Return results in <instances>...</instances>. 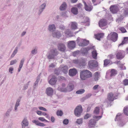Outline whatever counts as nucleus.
Listing matches in <instances>:
<instances>
[{
  "label": "nucleus",
  "mask_w": 128,
  "mask_h": 128,
  "mask_svg": "<svg viewBox=\"0 0 128 128\" xmlns=\"http://www.w3.org/2000/svg\"><path fill=\"white\" fill-rule=\"evenodd\" d=\"M92 76V74L89 70H86L81 71L80 74V77L82 80H86L87 78L90 77Z\"/></svg>",
  "instance_id": "nucleus-1"
},
{
  "label": "nucleus",
  "mask_w": 128,
  "mask_h": 128,
  "mask_svg": "<svg viewBox=\"0 0 128 128\" xmlns=\"http://www.w3.org/2000/svg\"><path fill=\"white\" fill-rule=\"evenodd\" d=\"M58 53V52L56 49H52L48 52L47 56L48 58L49 59L54 58Z\"/></svg>",
  "instance_id": "nucleus-2"
},
{
  "label": "nucleus",
  "mask_w": 128,
  "mask_h": 128,
  "mask_svg": "<svg viewBox=\"0 0 128 128\" xmlns=\"http://www.w3.org/2000/svg\"><path fill=\"white\" fill-rule=\"evenodd\" d=\"M77 44L80 46H84L87 45L89 43V41L86 39H83L78 37L76 40Z\"/></svg>",
  "instance_id": "nucleus-3"
},
{
  "label": "nucleus",
  "mask_w": 128,
  "mask_h": 128,
  "mask_svg": "<svg viewBox=\"0 0 128 128\" xmlns=\"http://www.w3.org/2000/svg\"><path fill=\"white\" fill-rule=\"evenodd\" d=\"M68 68L67 66H64V65H62L60 66L59 69L58 70H56L54 71L56 74L58 75L60 73V70L62 71L65 74H66L68 72Z\"/></svg>",
  "instance_id": "nucleus-4"
},
{
  "label": "nucleus",
  "mask_w": 128,
  "mask_h": 128,
  "mask_svg": "<svg viewBox=\"0 0 128 128\" xmlns=\"http://www.w3.org/2000/svg\"><path fill=\"white\" fill-rule=\"evenodd\" d=\"M128 14V8H125L120 12L118 20H122Z\"/></svg>",
  "instance_id": "nucleus-5"
},
{
  "label": "nucleus",
  "mask_w": 128,
  "mask_h": 128,
  "mask_svg": "<svg viewBox=\"0 0 128 128\" xmlns=\"http://www.w3.org/2000/svg\"><path fill=\"white\" fill-rule=\"evenodd\" d=\"M122 118V114L120 113H118L116 115V117L115 118V121H117L118 122V124L120 126H123L126 123L125 122H122V124L121 123V122L122 121V120H123Z\"/></svg>",
  "instance_id": "nucleus-6"
},
{
  "label": "nucleus",
  "mask_w": 128,
  "mask_h": 128,
  "mask_svg": "<svg viewBox=\"0 0 128 128\" xmlns=\"http://www.w3.org/2000/svg\"><path fill=\"white\" fill-rule=\"evenodd\" d=\"M118 37V34L116 33L112 32L108 34V38L110 39L114 42H115L117 40Z\"/></svg>",
  "instance_id": "nucleus-7"
},
{
  "label": "nucleus",
  "mask_w": 128,
  "mask_h": 128,
  "mask_svg": "<svg viewBox=\"0 0 128 128\" xmlns=\"http://www.w3.org/2000/svg\"><path fill=\"white\" fill-rule=\"evenodd\" d=\"M82 111V107L80 106H77L75 109L74 113L75 115L77 116H79Z\"/></svg>",
  "instance_id": "nucleus-8"
},
{
  "label": "nucleus",
  "mask_w": 128,
  "mask_h": 128,
  "mask_svg": "<svg viewBox=\"0 0 128 128\" xmlns=\"http://www.w3.org/2000/svg\"><path fill=\"white\" fill-rule=\"evenodd\" d=\"M88 64L89 67L91 68H93L98 65L97 62L95 60H90L88 62Z\"/></svg>",
  "instance_id": "nucleus-9"
},
{
  "label": "nucleus",
  "mask_w": 128,
  "mask_h": 128,
  "mask_svg": "<svg viewBox=\"0 0 128 128\" xmlns=\"http://www.w3.org/2000/svg\"><path fill=\"white\" fill-rule=\"evenodd\" d=\"M125 52L122 50H118L116 52V56L118 59H121L124 56Z\"/></svg>",
  "instance_id": "nucleus-10"
},
{
  "label": "nucleus",
  "mask_w": 128,
  "mask_h": 128,
  "mask_svg": "<svg viewBox=\"0 0 128 128\" xmlns=\"http://www.w3.org/2000/svg\"><path fill=\"white\" fill-rule=\"evenodd\" d=\"M106 20L104 19L101 20L99 22L98 24L99 26L102 29H104V27L107 24Z\"/></svg>",
  "instance_id": "nucleus-11"
},
{
  "label": "nucleus",
  "mask_w": 128,
  "mask_h": 128,
  "mask_svg": "<svg viewBox=\"0 0 128 128\" xmlns=\"http://www.w3.org/2000/svg\"><path fill=\"white\" fill-rule=\"evenodd\" d=\"M83 2L85 6V8L86 10L90 11L92 10L93 7L91 5L90 2V3H88L87 4L84 2Z\"/></svg>",
  "instance_id": "nucleus-12"
},
{
  "label": "nucleus",
  "mask_w": 128,
  "mask_h": 128,
  "mask_svg": "<svg viewBox=\"0 0 128 128\" xmlns=\"http://www.w3.org/2000/svg\"><path fill=\"white\" fill-rule=\"evenodd\" d=\"M57 47L58 50L64 52L66 50V47L64 44L62 43H59Z\"/></svg>",
  "instance_id": "nucleus-13"
},
{
  "label": "nucleus",
  "mask_w": 128,
  "mask_h": 128,
  "mask_svg": "<svg viewBox=\"0 0 128 128\" xmlns=\"http://www.w3.org/2000/svg\"><path fill=\"white\" fill-rule=\"evenodd\" d=\"M76 46V43L74 41H70L68 42V48L72 49L74 48Z\"/></svg>",
  "instance_id": "nucleus-14"
},
{
  "label": "nucleus",
  "mask_w": 128,
  "mask_h": 128,
  "mask_svg": "<svg viewBox=\"0 0 128 128\" xmlns=\"http://www.w3.org/2000/svg\"><path fill=\"white\" fill-rule=\"evenodd\" d=\"M77 73V70L75 68L70 69L69 71V75L70 76H75Z\"/></svg>",
  "instance_id": "nucleus-15"
},
{
  "label": "nucleus",
  "mask_w": 128,
  "mask_h": 128,
  "mask_svg": "<svg viewBox=\"0 0 128 128\" xmlns=\"http://www.w3.org/2000/svg\"><path fill=\"white\" fill-rule=\"evenodd\" d=\"M46 6V4L44 3L42 4L40 6L38 13V15H40L43 11L45 9Z\"/></svg>",
  "instance_id": "nucleus-16"
},
{
  "label": "nucleus",
  "mask_w": 128,
  "mask_h": 128,
  "mask_svg": "<svg viewBox=\"0 0 128 128\" xmlns=\"http://www.w3.org/2000/svg\"><path fill=\"white\" fill-rule=\"evenodd\" d=\"M117 74V72L116 70L114 69H112L110 72V75L108 72L106 73V76L109 78V76H110V77L114 76Z\"/></svg>",
  "instance_id": "nucleus-17"
},
{
  "label": "nucleus",
  "mask_w": 128,
  "mask_h": 128,
  "mask_svg": "<svg viewBox=\"0 0 128 128\" xmlns=\"http://www.w3.org/2000/svg\"><path fill=\"white\" fill-rule=\"evenodd\" d=\"M53 93V89L51 87H48L46 90V93L48 96H52Z\"/></svg>",
  "instance_id": "nucleus-18"
},
{
  "label": "nucleus",
  "mask_w": 128,
  "mask_h": 128,
  "mask_svg": "<svg viewBox=\"0 0 128 128\" xmlns=\"http://www.w3.org/2000/svg\"><path fill=\"white\" fill-rule=\"evenodd\" d=\"M22 128H25L28 125V122L26 118H24L21 123Z\"/></svg>",
  "instance_id": "nucleus-19"
},
{
  "label": "nucleus",
  "mask_w": 128,
  "mask_h": 128,
  "mask_svg": "<svg viewBox=\"0 0 128 128\" xmlns=\"http://www.w3.org/2000/svg\"><path fill=\"white\" fill-rule=\"evenodd\" d=\"M110 8V11L113 14L116 13L118 10V7L116 6H111Z\"/></svg>",
  "instance_id": "nucleus-20"
},
{
  "label": "nucleus",
  "mask_w": 128,
  "mask_h": 128,
  "mask_svg": "<svg viewBox=\"0 0 128 128\" xmlns=\"http://www.w3.org/2000/svg\"><path fill=\"white\" fill-rule=\"evenodd\" d=\"M69 25L72 30H76L77 28V24L75 22H71L70 23Z\"/></svg>",
  "instance_id": "nucleus-21"
},
{
  "label": "nucleus",
  "mask_w": 128,
  "mask_h": 128,
  "mask_svg": "<svg viewBox=\"0 0 128 128\" xmlns=\"http://www.w3.org/2000/svg\"><path fill=\"white\" fill-rule=\"evenodd\" d=\"M57 81L56 78L55 76H54L49 81V82L50 85H53L56 83Z\"/></svg>",
  "instance_id": "nucleus-22"
},
{
  "label": "nucleus",
  "mask_w": 128,
  "mask_h": 128,
  "mask_svg": "<svg viewBox=\"0 0 128 128\" xmlns=\"http://www.w3.org/2000/svg\"><path fill=\"white\" fill-rule=\"evenodd\" d=\"M74 85L72 83L69 82L66 88L67 92L72 91L74 89Z\"/></svg>",
  "instance_id": "nucleus-23"
},
{
  "label": "nucleus",
  "mask_w": 128,
  "mask_h": 128,
  "mask_svg": "<svg viewBox=\"0 0 128 128\" xmlns=\"http://www.w3.org/2000/svg\"><path fill=\"white\" fill-rule=\"evenodd\" d=\"M66 84H62L61 86H59L58 88V90L62 92H67L66 88H65Z\"/></svg>",
  "instance_id": "nucleus-24"
},
{
  "label": "nucleus",
  "mask_w": 128,
  "mask_h": 128,
  "mask_svg": "<svg viewBox=\"0 0 128 128\" xmlns=\"http://www.w3.org/2000/svg\"><path fill=\"white\" fill-rule=\"evenodd\" d=\"M64 33L66 36L68 37L72 36H73V34L71 32L70 30L68 29L65 30Z\"/></svg>",
  "instance_id": "nucleus-25"
},
{
  "label": "nucleus",
  "mask_w": 128,
  "mask_h": 128,
  "mask_svg": "<svg viewBox=\"0 0 128 128\" xmlns=\"http://www.w3.org/2000/svg\"><path fill=\"white\" fill-rule=\"evenodd\" d=\"M107 99L109 101H112L114 99H116V98L112 93H110L108 96Z\"/></svg>",
  "instance_id": "nucleus-26"
},
{
  "label": "nucleus",
  "mask_w": 128,
  "mask_h": 128,
  "mask_svg": "<svg viewBox=\"0 0 128 128\" xmlns=\"http://www.w3.org/2000/svg\"><path fill=\"white\" fill-rule=\"evenodd\" d=\"M96 124V122L94 119L90 120L88 123V126L90 127H93Z\"/></svg>",
  "instance_id": "nucleus-27"
},
{
  "label": "nucleus",
  "mask_w": 128,
  "mask_h": 128,
  "mask_svg": "<svg viewBox=\"0 0 128 128\" xmlns=\"http://www.w3.org/2000/svg\"><path fill=\"white\" fill-rule=\"evenodd\" d=\"M56 27L54 24H50L48 26V30L51 32H53L54 31L56 30Z\"/></svg>",
  "instance_id": "nucleus-28"
},
{
  "label": "nucleus",
  "mask_w": 128,
  "mask_h": 128,
  "mask_svg": "<svg viewBox=\"0 0 128 128\" xmlns=\"http://www.w3.org/2000/svg\"><path fill=\"white\" fill-rule=\"evenodd\" d=\"M52 35L54 37L59 38L61 36V34L59 31H56L52 33Z\"/></svg>",
  "instance_id": "nucleus-29"
},
{
  "label": "nucleus",
  "mask_w": 128,
  "mask_h": 128,
  "mask_svg": "<svg viewBox=\"0 0 128 128\" xmlns=\"http://www.w3.org/2000/svg\"><path fill=\"white\" fill-rule=\"evenodd\" d=\"M32 122L33 123H35L37 125L40 126H46V125L44 124V123L40 122L38 120H33Z\"/></svg>",
  "instance_id": "nucleus-30"
},
{
  "label": "nucleus",
  "mask_w": 128,
  "mask_h": 128,
  "mask_svg": "<svg viewBox=\"0 0 128 128\" xmlns=\"http://www.w3.org/2000/svg\"><path fill=\"white\" fill-rule=\"evenodd\" d=\"M67 7L66 3L64 2L60 7V9L61 10H64L66 9Z\"/></svg>",
  "instance_id": "nucleus-31"
},
{
  "label": "nucleus",
  "mask_w": 128,
  "mask_h": 128,
  "mask_svg": "<svg viewBox=\"0 0 128 128\" xmlns=\"http://www.w3.org/2000/svg\"><path fill=\"white\" fill-rule=\"evenodd\" d=\"M38 48L37 47H34L31 52V54L34 55L36 54L38 52Z\"/></svg>",
  "instance_id": "nucleus-32"
},
{
  "label": "nucleus",
  "mask_w": 128,
  "mask_h": 128,
  "mask_svg": "<svg viewBox=\"0 0 128 128\" xmlns=\"http://www.w3.org/2000/svg\"><path fill=\"white\" fill-rule=\"evenodd\" d=\"M94 80L95 81H97L100 77V74L98 72H96L94 74Z\"/></svg>",
  "instance_id": "nucleus-33"
},
{
  "label": "nucleus",
  "mask_w": 128,
  "mask_h": 128,
  "mask_svg": "<svg viewBox=\"0 0 128 128\" xmlns=\"http://www.w3.org/2000/svg\"><path fill=\"white\" fill-rule=\"evenodd\" d=\"M104 35L103 33H101L95 35V37L98 40H100V39L103 38Z\"/></svg>",
  "instance_id": "nucleus-34"
},
{
  "label": "nucleus",
  "mask_w": 128,
  "mask_h": 128,
  "mask_svg": "<svg viewBox=\"0 0 128 128\" xmlns=\"http://www.w3.org/2000/svg\"><path fill=\"white\" fill-rule=\"evenodd\" d=\"M86 60L84 58H82L80 60V65L84 66L86 65Z\"/></svg>",
  "instance_id": "nucleus-35"
},
{
  "label": "nucleus",
  "mask_w": 128,
  "mask_h": 128,
  "mask_svg": "<svg viewBox=\"0 0 128 128\" xmlns=\"http://www.w3.org/2000/svg\"><path fill=\"white\" fill-rule=\"evenodd\" d=\"M71 12L74 14H77L78 13V11L77 8L75 7L72 8L71 10Z\"/></svg>",
  "instance_id": "nucleus-36"
},
{
  "label": "nucleus",
  "mask_w": 128,
  "mask_h": 128,
  "mask_svg": "<svg viewBox=\"0 0 128 128\" xmlns=\"http://www.w3.org/2000/svg\"><path fill=\"white\" fill-rule=\"evenodd\" d=\"M24 58L22 59L20 61V62L19 65V68L18 69V71L20 72V71L21 68H22L24 62Z\"/></svg>",
  "instance_id": "nucleus-37"
},
{
  "label": "nucleus",
  "mask_w": 128,
  "mask_h": 128,
  "mask_svg": "<svg viewBox=\"0 0 128 128\" xmlns=\"http://www.w3.org/2000/svg\"><path fill=\"white\" fill-rule=\"evenodd\" d=\"M128 42V37H125L124 38V40L120 44H119V46L123 45L124 44H126Z\"/></svg>",
  "instance_id": "nucleus-38"
},
{
  "label": "nucleus",
  "mask_w": 128,
  "mask_h": 128,
  "mask_svg": "<svg viewBox=\"0 0 128 128\" xmlns=\"http://www.w3.org/2000/svg\"><path fill=\"white\" fill-rule=\"evenodd\" d=\"M92 52L93 58L94 59H96L97 58V54L96 50H94L92 51Z\"/></svg>",
  "instance_id": "nucleus-39"
},
{
  "label": "nucleus",
  "mask_w": 128,
  "mask_h": 128,
  "mask_svg": "<svg viewBox=\"0 0 128 128\" xmlns=\"http://www.w3.org/2000/svg\"><path fill=\"white\" fill-rule=\"evenodd\" d=\"M94 46H91L90 48H84L83 49L82 52L84 54L86 53H87L89 50L92 48H94Z\"/></svg>",
  "instance_id": "nucleus-40"
},
{
  "label": "nucleus",
  "mask_w": 128,
  "mask_h": 128,
  "mask_svg": "<svg viewBox=\"0 0 128 128\" xmlns=\"http://www.w3.org/2000/svg\"><path fill=\"white\" fill-rule=\"evenodd\" d=\"M18 47H16L14 50V51L12 54L11 55V57L12 58L16 54L18 51Z\"/></svg>",
  "instance_id": "nucleus-41"
},
{
  "label": "nucleus",
  "mask_w": 128,
  "mask_h": 128,
  "mask_svg": "<svg viewBox=\"0 0 128 128\" xmlns=\"http://www.w3.org/2000/svg\"><path fill=\"white\" fill-rule=\"evenodd\" d=\"M124 112L125 114L128 116V106L125 107L124 108Z\"/></svg>",
  "instance_id": "nucleus-42"
},
{
  "label": "nucleus",
  "mask_w": 128,
  "mask_h": 128,
  "mask_svg": "<svg viewBox=\"0 0 128 128\" xmlns=\"http://www.w3.org/2000/svg\"><path fill=\"white\" fill-rule=\"evenodd\" d=\"M100 111V108L98 107H96L94 111V113L95 114H98Z\"/></svg>",
  "instance_id": "nucleus-43"
},
{
  "label": "nucleus",
  "mask_w": 128,
  "mask_h": 128,
  "mask_svg": "<svg viewBox=\"0 0 128 128\" xmlns=\"http://www.w3.org/2000/svg\"><path fill=\"white\" fill-rule=\"evenodd\" d=\"M85 92V90L84 89H81L77 91L76 93V94H82L83 93Z\"/></svg>",
  "instance_id": "nucleus-44"
},
{
  "label": "nucleus",
  "mask_w": 128,
  "mask_h": 128,
  "mask_svg": "<svg viewBox=\"0 0 128 128\" xmlns=\"http://www.w3.org/2000/svg\"><path fill=\"white\" fill-rule=\"evenodd\" d=\"M110 60L106 59L104 60V65L106 66L108 64L110 63Z\"/></svg>",
  "instance_id": "nucleus-45"
},
{
  "label": "nucleus",
  "mask_w": 128,
  "mask_h": 128,
  "mask_svg": "<svg viewBox=\"0 0 128 128\" xmlns=\"http://www.w3.org/2000/svg\"><path fill=\"white\" fill-rule=\"evenodd\" d=\"M82 118H80L77 119L76 123L78 124H81L82 123Z\"/></svg>",
  "instance_id": "nucleus-46"
},
{
  "label": "nucleus",
  "mask_w": 128,
  "mask_h": 128,
  "mask_svg": "<svg viewBox=\"0 0 128 128\" xmlns=\"http://www.w3.org/2000/svg\"><path fill=\"white\" fill-rule=\"evenodd\" d=\"M38 119L39 120L42 121V122H48V121L45 119H44V118L42 117H40L38 118Z\"/></svg>",
  "instance_id": "nucleus-47"
},
{
  "label": "nucleus",
  "mask_w": 128,
  "mask_h": 128,
  "mask_svg": "<svg viewBox=\"0 0 128 128\" xmlns=\"http://www.w3.org/2000/svg\"><path fill=\"white\" fill-rule=\"evenodd\" d=\"M119 29L122 33H124L126 32V30L124 27H120L119 28Z\"/></svg>",
  "instance_id": "nucleus-48"
},
{
  "label": "nucleus",
  "mask_w": 128,
  "mask_h": 128,
  "mask_svg": "<svg viewBox=\"0 0 128 128\" xmlns=\"http://www.w3.org/2000/svg\"><path fill=\"white\" fill-rule=\"evenodd\" d=\"M56 114L58 116H61L63 114V112L62 110H58L56 112Z\"/></svg>",
  "instance_id": "nucleus-49"
},
{
  "label": "nucleus",
  "mask_w": 128,
  "mask_h": 128,
  "mask_svg": "<svg viewBox=\"0 0 128 128\" xmlns=\"http://www.w3.org/2000/svg\"><path fill=\"white\" fill-rule=\"evenodd\" d=\"M17 62L16 60H11L10 62V65H12L16 64Z\"/></svg>",
  "instance_id": "nucleus-50"
},
{
  "label": "nucleus",
  "mask_w": 128,
  "mask_h": 128,
  "mask_svg": "<svg viewBox=\"0 0 128 128\" xmlns=\"http://www.w3.org/2000/svg\"><path fill=\"white\" fill-rule=\"evenodd\" d=\"M29 82H28L24 86L23 88V90H26L27 89L29 84Z\"/></svg>",
  "instance_id": "nucleus-51"
},
{
  "label": "nucleus",
  "mask_w": 128,
  "mask_h": 128,
  "mask_svg": "<svg viewBox=\"0 0 128 128\" xmlns=\"http://www.w3.org/2000/svg\"><path fill=\"white\" fill-rule=\"evenodd\" d=\"M91 116V115L89 114H86L84 117V118L85 119H86Z\"/></svg>",
  "instance_id": "nucleus-52"
},
{
  "label": "nucleus",
  "mask_w": 128,
  "mask_h": 128,
  "mask_svg": "<svg viewBox=\"0 0 128 128\" xmlns=\"http://www.w3.org/2000/svg\"><path fill=\"white\" fill-rule=\"evenodd\" d=\"M68 119H65L63 121V123L64 124L66 125L68 124Z\"/></svg>",
  "instance_id": "nucleus-53"
},
{
  "label": "nucleus",
  "mask_w": 128,
  "mask_h": 128,
  "mask_svg": "<svg viewBox=\"0 0 128 128\" xmlns=\"http://www.w3.org/2000/svg\"><path fill=\"white\" fill-rule=\"evenodd\" d=\"M38 108L40 110H42L44 111H47V110L46 108L43 107L39 106L38 107Z\"/></svg>",
  "instance_id": "nucleus-54"
},
{
  "label": "nucleus",
  "mask_w": 128,
  "mask_h": 128,
  "mask_svg": "<svg viewBox=\"0 0 128 128\" xmlns=\"http://www.w3.org/2000/svg\"><path fill=\"white\" fill-rule=\"evenodd\" d=\"M100 87V86L98 85H96L94 86L93 88V89L94 90H97Z\"/></svg>",
  "instance_id": "nucleus-55"
},
{
  "label": "nucleus",
  "mask_w": 128,
  "mask_h": 128,
  "mask_svg": "<svg viewBox=\"0 0 128 128\" xmlns=\"http://www.w3.org/2000/svg\"><path fill=\"white\" fill-rule=\"evenodd\" d=\"M102 117V116H93V118L96 119V121H97L100 119Z\"/></svg>",
  "instance_id": "nucleus-56"
},
{
  "label": "nucleus",
  "mask_w": 128,
  "mask_h": 128,
  "mask_svg": "<svg viewBox=\"0 0 128 128\" xmlns=\"http://www.w3.org/2000/svg\"><path fill=\"white\" fill-rule=\"evenodd\" d=\"M65 28V27L62 25H61L59 26V28L61 30H64Z\"/></svg>",
  "instance_id": "nucleus-57"
},
{
  "label": "nucleus",
  "mask_w": 128,
  "mask_h": 128,
  "mask_svg": "<svg viewBox=\"0 0 128 128\" xmlns=\"http://www.w3.org/2000/svg\"><path fill=\"white\" fill-rule=\"evenodd\" d=\"M20 102V100L19 99H18L16 100V103L15 105V106L18 107L19 105V102Z\"/></svg>",
  "instance_id": "nucleus-58"
},
{
  "label": "nucleus",
  "mask_w": 128,
  "mask_h": 128,
  "mask_svg": "<svg viewBox=\"0 0 128 128\" xmlns=\"http://www.w3.org/2000/svg\"><path fill=\"white\" fill-rule=\"evenodd\" d=\"M114 55L111 54L108 55V56L107 57L108 58L110 59H112L114 58Z\"/></svg>",
  "instance_id": "nucleus-59"
},
{
  "label": "nucleus",
  "mask_w": 128,
  "mask_h": 128,
  "mask_svg": "<svg viewBox=\"0 0 128 128\" xmlns=\"http://www.w3.org/2000/svg\"><path fill=\"white\" fill-rule=\"evenodd\" d=\"M73 62L75 64H78L80 65V60H73Z\"/></svg>",
  "instance_id": "nucleus-60"
},
{
  "label": "nucleus",
  "mask_w": 128,
  "mask_h": 128,
  "mask_svg": "<svg viewBox=\"0 0 128 128\" xmlns=\"http://www.w3.org/2000/svg\"><path fill=\"white\" fill-rule=\"evenodd\" d=\"M123 83L125 85L128 84V80L125 79Z\"/></svg>",
  "instance_id": "nucleus-61"
},
{
  "label": "nucleus",
  "mask_w": 128,
  "mask_h": 128,
  "mask_svg": "<svg viewBox=\"0 0 128 128\" xmlns=\"http://www.w3.org/2000/svg\"><path fill=\"white\" fill-rule=\"evenodd\" d=\"M79 53V51H76L73 53V55L74 56H76V55L78 54Z\"/></svg>",
  "instance_id": "nucleus-62"
},
{
  "label": "nucleus",
  "mask_w": 128,
  "mask_h": 128,
  "mask_svg": "<svg viewBox=\"0 0 128 128\" xmlns=\"http://www.w3.org/2000/svg\"><path fill=\"white\" fill-rule=\"evenodd\" d=\"M14 70V68L12 67H10V68L9 69V72H10L11 74H12V71L13 70Z\"/></svg>",
  "instance_id": "nucleus-63"
},
{
  "label": "nucleus",
  "mask_w": 128,
  "mask_h": 128,
  "mask_svg": "<svg viewBox=\"0 0 128 128\" xmlns=\"http://www.w3.org/2000/svg\"><path fill=\"white\" fill-rule=\"evenodd\" d=\"M36 113L38 115L41 116L42 112L40 111L37 110L36 111Z\"/></svg>",
  "instance_id": "nucleus-64"
}]
</instances>
